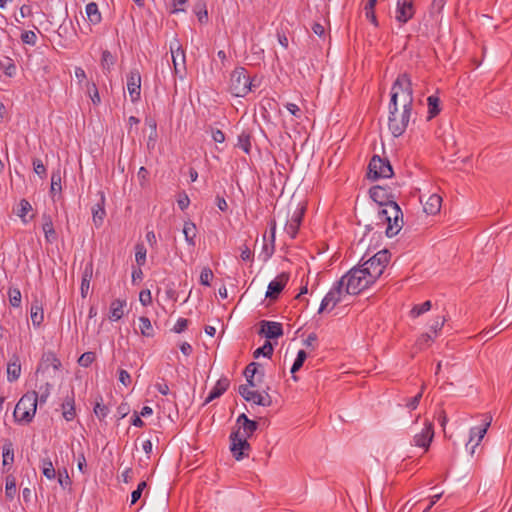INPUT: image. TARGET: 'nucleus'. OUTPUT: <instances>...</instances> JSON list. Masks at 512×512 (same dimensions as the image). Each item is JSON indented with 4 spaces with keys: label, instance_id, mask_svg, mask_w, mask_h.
<instances>
[{
    "label": "nucleus",
    "instance_id": "b1692460",
    "mask_svg": "<svg viewBox=\"0 0 512 512\" xmlns=\"http://www.w3.org/2000/svg\"><path fill=\"white\" fill-rule=\"evenodd\" d=\"M21 375V363L17 355H13L7 364V379L9 382L16 381Z\"/></svg>",
    "mask_w": 512,
    "mask_h": 512
},
{
    "label": "nucleus",
    "instance_id": "c85d7f7f",
    "mask_svg": "<svg viewBox=\"0 0 512 512\" xmlns=\"http://www.w3.org/2000/svg\"><path fill=\"white\" fill-rule=\"evenodd\" d=\"M183 234L189 246H195V238L197 235L196 225L192 221H185L183 225Z\"/></svg>",
    "mask_w": 512,
    "mask_h": 512
},
{
    "label": "nucleus",
    "instance_id": "f257e3e1",
    "mask_svg": "<svg viewBox=\"0 0 512 512\" xmlns=\"http://www.w3.org/2000/svg\"><path fill=\"white\" fill-rule=\"evenodd\" d=\"M339 282L345 286V292L348 295H357L363 290L369 288L376 281L373 280L360 266L353 267L345 275H343Z\"/></svg>",
    "mask_w": 512,
    "mask_h": 512
},
{
    "label": "nucleus",
    "instance_id": "2eb2a0df",
    "mask_svg": "<svg viewBox=\"0 0 512 512\" xmlns=\"http://www.w3.org/2000/svg\"><path fill=\"white\" fill-rule=\"evenodd\" d=\"M305 211L306 206L304 204H298L291 218L287 221L285 230L287 234L290 235L291 238L296 237L299 227L302 223Z\"/></svg>",
    "mask_w": 512,
    "mask_h": 512
},
{
    "label": "nucleus",
    "instance_id": "c756f323",
    "mask_svg": "<svg viewBox=\"0 0 512 512\" xmlns=\"http://www.w3.org/2000/svg\"><path fill=\"white\" fill-rule=\"evenodd\" d=\"M30 317L31 321L34 327H40L44 320V313L43 308L39 303L36 301L32 303L31 309H30Z\"/></svg>",
    "mask_w": 512,
    "mask_h": 512
},
{
    "label": "nucleus",
    "instance_id": "5fc2aeb1",
    "mask_svg": "<svg viewBox=\"0 0 512 512\" xmlns=\"http://www.w3.org/2000/svg\"><path fill=\"white\" fill-rule=\"evenodd\" d=\"M101 64L104 69L110 70L111 66L114 65V57L110 51L104 50L102 52Z\"/></svg>",
    "mask_w": 512,
    "mask_h": 512
},
{
    "label": "nucleus",
    "instance_id": "20e7f679",
    "mask_svg": "<svg viewBox=\"0 0 512 512\" xmlns=\"http://www.w3.org/2000/svg\"><path fill=\"white\" fill-rule=\"evenodd\" d=\"M38 394L35 391L24 394L14 409V418L18 422L30 423L36 413Z\"/></svg>",
    "mask_w": 512,
    "mask_h": 512
},
{
    "label": "nucleus",
    "instance_id": "e433bc0d",
    "mask_svg": "<svg viewBox=\"0 0 512 512\" xmlns=\"http://www.w3.org/2000/svg\"><path fill=\"white\" fill-rule=\"evenodd\" d=\"M41 468L43 475L47 479L52 480L56 477V471L50 458H43L41 460Z\"/></svg>",
    "mask_w": 512,
    "mask_h": 512
},
{
    "label": "nucleus",
    "instance_id": "37998d69",
    "mask_svg": "<svg viewBox=\"0 0 512 512\" xmlns=\"http://www.w3.org/2000/svg\"><path fill=\"white\" fill-rule=\"evenodd\" d=\"M87 93L94 105H98L101 102L98 88L94 82L87 81L85 83Z\"/></svg>",
    "mask_w": 512,
    "mask_h": 512
},
{
    "label": "nucleus",
    "instance_id": "603ef678",
    "mask_svg": "<svg viewBox=\"0 0 512 512\" xmlns=\"http://www.w3.org/2000/svg\"><path fill=\"white\" fill-rule=\"evenodd\" d=\"M96 359V355L94 352H85L83 353L79 359L78 364L82 367H89Z\"/></svg>",
    "mask_w": 512,
    "mask_h": 512
},
{
    "label": "nucleus",
    "instance_id": "e2e57ef3",
    "mask_svg": "<svg viewBox=\"0 0 512 512\" xmlns=\"http://www.w3.org/2000/svg\"><path fill=\"white\" fill-rule=\"evenodd\" d=\"M446 4V0H433L431 4V14H440Z\"/></svg>",
    "mask_w": 512,
    "mask_h": 512
},
{
    "label": "nucleus",
    "instance_id": "4468645a",
    "mask_svg": "<svg viewBox=\"0 0 512 512\" xmlns=\"http://www.w3.org/2000/svg\"><path fill=\"white\" fill-rule=\"evenodd\" d=\"M414 14L415 8L413 0H397L395 19L400 24L407 23L410 19L413 18Z\"/></svg>",
    "mask_w": 512,
    "mask_h": 512
},
{
    "label": "nucleus",
    "instance_id": "338daca9",
    "mask_svg": "<svg viewBox=\"0 0 512 512\" xmlns=\"http://www.w3.org/2000/svg\"><path fill=\"white\" fill-rule=\"evenodd\" d=\"M364 13L366 19L369 20L375 27L379 25L375 14V9L364 8Z\"/></svg>",
    "mask_w": 512,
    "mask_h": 512
},
{
    "label": "nucleus",
    "instance_id": "2f4dec72",
    "mask_svg": "<svg viewBox=\"0 0 512 512\" xmlns=\"http://www.w3.org/2000/svg\"><path fill=\"white\" fill-rule=\"evenodd\" d=\"M92 278V264L86 265L83 274H82V280H81V295L83 298H85L88 294L89 288H90V281Z\"/></svg>",
    "mask_w": 512,
    "mask_h": 512
},
{
    "label": "nucleus",
    "instance_id": "774afa93",
    "mask_svg": "<svg viewBox=\"0 0 512 512\" xmlns=\"http://www.w3.org/2000/svg\"><path fill=\"white\" fill-rule=\"evenodd\" d=\"M240 250V257L243 261H251L253 259V253L247 245L241 246Z\"/></svg>",
    "mask_w": 512,
    "mask_h": 512
},
{
    "label": "nucleus",
    "instance_id": "6e6552de",
    "mask_svg": "<svg viewBox=\"0 0 512 512\" xmlns=\"http://www.w3.org/2000/svg\"><path fill=\"white\" fill-rule=\"evenodd\" d=\"M346 292L343 287V283L336 281L328 293L324 296L321 301L318 313H322L324 311L333 310L337 304L341 303L346 297Z\"/></svg>",
    "mask_w": 512,
    "mask_h": 512
},
{
    "label": "nucleus",
    "instance_id": "3c124183",
    "mask_svg": "<svg viewBox=\"0 0 512 512\" xmlns=\"http://www.w3.org/2000/svg\"><path fill=\"white\" fill-rule=\"evenodd\" d=\"M146 248L143 244H137L135 246V260L139 266H143L146 262Z\"/></svg>",
    "mask_w": 512,
    "mask_h": 512
},
{
    "label": "nucleus",
    "instance_id": "c03bdc74",
    "mask_svg": "<svg viewBox=\"0 0 512 512\" xmlns=\"http://www.w3.org/2000/svg\"><path fill=\"white\" fill-rule=\"evenodd\" d=\"M139 328L141 331V334L145 337H151L153 336V328L151 325V321L149 318L142 316L139 318Z\"/></svg>",
    "mask_w": 512,
    "mask_h": 512
},
{
    "label": "nucleus",
    "instance_id": "a18cd8bd",
    "mask_svg": "<svg viewBox=\"0 0 512 512\" xmlns=\"http://www.w3.org/2000/svg\"><path fill=\"white\" fill-rule=\"evenodd\" d=\"M8 298L11 306L13 307H20L21 305V292L16 287H10L8 290Z\"/></svg>",
    "mask_w": 512,
    "mask_h": 512
},
{
    "label": "nucleus",
    "instance_id": "f8f14e48",
    "mask_svg": "<svg viewBox=\"0 0 512 512\" xmlns=\"http://www.w3.org/2000/svg\"><path fill=\"white\" fill-rule=\"evenodd\" d=\"M434 438V426L433 423L429 420L424 422V427L421 432L416 433L413 436V445L419 448H423L427 451L430 447V444Z\"/></svg>",
    "mask_w": 512,
    "mask_h": 512
},
{
    "label": "nucleus",
    "instance_id": "de8ad7c7",
    "mask_svg": "<svg viewBox=\"0 0 512 512\" xmlns=\"http://www.w3.org/2000/svg\"><path fill=\"white\" fill-rule=\"evenodd\" d=\"M272 354H273V346H272L271 342L266 341L263 344V346L259 347L258 349H256L254 351L253 356L255 358H258L260 355H262L264 357H271Z\"/></svg>",
    "mask_w": 512,
    "mask_h": 512
},
{
    "label": "nucleus",
    "instance_id": "69168bd1",
    "mask_svg": "<svg viewBox=\"0 0 512 512\" xmlns=\"http://www.w3.org/2000/svg\"><path fill=\"white\" fill-rule=\"evenodd\" d=\"M187 326H188V320L185 318H179L172 330L175 333H181L187 328Z\"/></svg>",
    "mask_w": 512,
    "mask_h": 512
},
{
    "label": "nucleus",
    "instance_id": "6ab92c4d",
    "mask_svg": "<svg viewBox=\"0 0 512 512\" xmlns=\"http://www.w3.org/2000/svg\"><path fill=\"white\" fill-rule=\"evenodd\" d=\"M172 62L176 74H180L185 71V52L176 41L175 44L170 45Z\"/></svg>",
    "mask_w": 512,
    "mask_h": 512
},
{
    "label": "nucleus",
    "instance_id": "6e6d98bb",
    "mask_svg": "<svg viewBox=\"0 0 512 512\" xmlns=\"http://www.w3.org/2000/svg\"><path fill=\"white\" fill-rule=\"evenodd\" d=\"M194 12L198 17L199 22L204 23L208 21V12L205 4H197Z\"/></svg>",
    "mask_w": 512,
    "mask_h": 512
},
{
    "label": "nucleus",
    "instance_id": "393cba45",
    "mask_svg": "<svg viewBox=\"0 0 512 512\" xmlns=\"http://www.w3.org/2000/svg\"><path fill=\"white\" fill-rule=\"evenodd\" d=\"M126 306V300L115 299L110 304L109 319L111 321H118L124 315V307Z\"/></svg>",
    "mask_w": 512,
    "mask_h": 512
},
{
    "label": "nucleus",
    "instance_id": "1a4fd4ad",
    "mask_svg": "<svg viewBox=\"0 0 512 512\" xmlns=\"http://www.w3.org/2000/svg\"><path fill=\"white\" fill-rule=\"evenodd\" d=\"M230 451L233 457L240 461L245 457L249 456V451L251 450V446L248 443V439L244 438L240 434V429H236L232 431L230 434Z\"/></svg>",
    "mask_w": 512,
    "mask_h": 512
},
{
    "label": "nucleus",
    "instance_id": "9d476101",
    "mask_svg": "<svg viewBox=\"0 0 512 512\" xmlns=\"http://www.w3.org/2000/svg\"><path fill=\"white\" fill-rule=\"evenodd\" d=\"M369 175L373 179L390 178L393 175V169L388 160L374 155L369 163Z\"/></svg>",
    "mask_w": 512,
    "mask_h": 512
},
{
    "label": "nucleus",
    "instance_id": "f3484780",
    "mask_svg": "<svg viewBox=\"0 0 512 512\" xmlns=\"http://www.w3.org/2000/svg\"><path fill=\"white\" fill-rule=\"evenodd\" d=\"M289 281V274L286 272L280 273L274 280H272L267 287L266 297L274 300L277 299L284 287Z\"/></svg>",
    "mask_w": 512,
    "mask_h": 512
},
{
    "label": "nucleus",
    "instance_id": "a211bd4d",
    "mask_svg": "<svg viewBox=\"0 0 512 512\" xmlns=\"http://www.w3.org/2000/svg\"><path fill=\"white\" fill-rule=\"evenodd\" d=\"M260 326L259 334H263L267 339H276L283 335L282 324L279 322L262 320Z\"/></svg>",
    "mask_w": 512,
    "mask_h": 512
},
{
    "label": "nucleus",
    "instance_id": "4be33fe9",
    "mask_svg": "<svg viewBox=\"0 0 512 512\" xmlns=\"http://www.w3.org/2000/svg\"><path fill=\"white\" fill-rule=\"evenodd\" d=\"M50 367H52L55 371L59 370L61 367L60 360L57 358L56 354L52 351L43 353L37 371H40V370L46 371Z\"/></svg>",
    "mask_w": 512,
    "mask_h": 512
},
{
    "label": "nucleus",
    "instance_id": "ea45409f",
    "mask_svg": "<svg viewBox=\"0 0 512 512\" xmlns=\"http://www.w3.org/2000/svg\"><path fill=\"white\" fill-rule=\"evenodd\" d=\"M307 358V353L304 350H299L297 353V357L291 367V374L292 378L297 381V376H295V373L300 370V368L303 366L305 360Z\"/></svg>",
    "mask_w": 512,
    "mask_h": 512
},
{
    "label": "nucleus",
    "instance_id": "f704fd0d",
    "mask_svg": "<svg viewBox=\"0 0 512 512\" xmlns=\"http://www.w3.org/2000/svg\"><path fill=\"white\" fill-rule=\"evenodd\" d=\"M0 68L3 70L4 74L8 77H13L16 75V65L14 61L9 57H4L0 60Z\"/></svg>",
    "mask_w": 512,
    "mask_h": 512
},
{
    "label": "nucleus",
    "instance_id": "0eeeda50",
    "mask_svg": "<svg viewBox=\"0 0 512 512\" xmlns=\"http://www.w3.org/2000/svg\"><path fill=\"white\" fill-rule=\"evenodd\" d=\"M230 91L236 97H244L251 91V80L243 67L236 68L230 76Z\"/></svg>",
    "mask_w": 512,
    "mask_h": 512
},
{
    "label": "nucleus",
    "instance_id": "4d7b16f0",
    "mask_svg": "<svg viewBox=\"0 0 512 512\" xmlns=\"http://www.w3.org/2000/svg\"><path fill=\"white\" fill-rule=\"evenodd\" d=\"M213 279V272L210 268H203L200 273V283L204 286H210Z\"/></svg>",
    "mask_w": 512,
    "mask_h": 512
},
{
    "label": "nucleus",
    "instance_id": "a19ab883",
    "mask_svg": "<svg viewBox=\"0 0 512 512\" xmlns=\"http://www.w3.org/2000/svg\"><path fill=\"white\" fill-rule=\"evenodd\" d=\"M424 385H422L421 387V390L413 397L411 398H406L404 399V406L410 410V411H413L415 410L418 406H419V403H420V400L423 396V391H424Z\"/></svg>",
    "mask_w": 512,
    "mask_h": 512
},
{
    "label": "nucleus",
    "instance_id": "864d4df0",
    "mask_svg": "<svg viewBox=\"0 0 512 512\" xmlns=\"http://www.w3.org/2000/svg\"><path fill=\"white\" fill-rule=\"evenodd\" d=\"M21 41L24 43V44H28L30 46H35L36 43H37V35L34 31L32 30H27V31H24L22 34H21Z\"/></svg>",
    "mask_w": 512,
    "mask_h": 512
},
{
    "label": "nucleus",
    "instance_id": "9b49d317",
    "mask_svg": "<svg viewBox=\"0 0 512 512\" xmlns=\"http://www.w3.org/2000/svg\"><path fill=\"white\" fill-rule=\"evenodd\" d=\"M492 418L488 415L485 416L483 423L479 426L472 427L470 429L469 441L466 444V449L471 455L475 453V449L481 443L487 430L491 424Z\"/></svg>",
    "mask_w": 512,
    "mask_h": 512
},
{
    "label": "nucleus",
    "instance_id": "39448f33",
    "mask_svg": "<svg viewBox=\"0 0 512 512\" xmlns=\"http://www.w3.org/2000/svg\"><path fill=\"white\" fill-rule=\"evenodd\" d=\"M402 94V102L405 104L409 97L413 101V90L410 77L407 74H401L395 80L391 89V99L388 105L389 113L398 111V96Z\"/></svg>",
    "mask_w": 512,
    "mask_h": 512
},
{
    "label": "nucleus",
    "instance_id": "5701e85b",
    "mask_svg": "<svg viewBox=\"0 0 512 512\" xmlns=\"http://www.w3.org/2000/svg\"><path fill=\"white\" fill-rule=\"evenodd\" d=\"M104 204L105 197L104 194L101 193L99 202L92 207V218L96 227H100L103 224V220L106 216Z\"/></svg>",
    "mask_w": 512,
    "mask_h": 512
},
{
    "label": "nucleus",
    "instance_id": "473e14b6",
    "mask_svg": "<svg viewBox=\"0 0 512 512\" xmlns=\"http://www.w3.org/2000/svg\"><path fill=\"white\" fill-rule=\"evenodd\" d=\"M427 104H428V119H432L435 116H437L441 109H440V99L435 96L431 95L427 98Z\"/></svg>",
    "mask_w": 512,
    "mask_h": 512
},
{
    "label": "nucleus",
    "instance_id": "cd10ccee",
    "mask_svg": "<svg viewBox=\"0 0 512 512\" xmlns=\"http://www.w3.org/2000/svg\"><path fill=\"white\" fill-rule=\"evenodd\" d=\"M63 417L66 421H72L75 418V405H74V393L71 396H67L62 404Z\"/></svg>",
    "mask_w": 512,
    "mask_h": 512
},
{
    "label": "nucleus",
    "instance_id": "13d9d810",
    "mask_svg": "<svg viewBox=\"0 0 512 512\" xmlns=\"http://www.w3.org/2000/svg\"><path fill=\"white\" fill-rule=\"evenodd\" d=\"M146 487L147 483L145 481H141L138 484L137 489L131 494V505L135 504L141 498L142 492Z\"/></svg>",
    "mask_w": 512,
    "mask_h": 512
},
{
    "label": "nucleus",
    "instance_id": "052dcab7",
    "mask_svg": "<svg viewBox=\"0 0 512 512\" xmlns=\"http://www.w3.org/2000/svg\"><path fill=\"white\" fill-rule=\"evenodd\" d=\"M433 337L428 334V333H425V334H422L418 339H417V342H416V345L418 346L419 349H423L424 347H427L430 345V343L433 341Z\"/></svg>",
    "mask_w": 512,
    "mask_h": 512
},
{
    "label": "nucleus",
    "instance_id": "c9c22d12",
    "mask_svg": "<svg viewBox=\"0 0 512 512\" xmlns=\"http://www.w3.org/2000/svg\"><path fill=\"white\" fill-rule=\"evenodd\" d=\"M240 429V434L244 438H250L254 432L258 429V423L254 420L247 421V423H243V425L237 427Z\"/></svg>",
    "mask_w": 512,
    "mask_h": 512
},
{
    "label": "nucleus",
    "instance_id": "4c0bfd02",
    "mask_svg": "<svg viewBox=\"0 0 512 512\" xmlns=\"http://www.w3.org/2000/svg\"><path fill=\"white\" fill-rule=\"evenodd\" d=\"M61 172L60 170H55L51 174V188L50 193L52 195V198L54 199V196L56 193L61 192Z\"/></svg>",
    "mask_w": 512,
    "mask_h": 512
},
{
    "label": "nucleus",
    "instance_id": "412c9836",
    "mask_svg": "<svg viewBox=\"0 0 512 512\" xmlns=\"http://www.w3.org/2000/svg\"><path fill=\"white\" fill-rule=\"evenodd\" d=\"M229 385L230 380L227 377H221L209 392V395L205 399L204 404H208L222 396L228 390Z\"/></svg>",
    "mask_w": 512,
    "mask_h": 512
},
{
    "label": "nucleus",
    "instance_id": "bf43d9fd",
    "mask_svg": "<svg viewBox=\"0 0 512 512\" xmlns=\"http://www.w3.org/2000/svg\"><path fill=\"white\" fill-rule=\"evenodd\" d=\"M33 170L34 172L39 175L41 178H44L46 176V167L43 164V162L40 159H33Z\"/></svg>",
    "mask_w": 512,
    "mask_h": 512
},
{
    "label": "nucleus",
    "instance_id": "09e8293b",
    "mask_svg": "<svg viewBox=\"0 0 512 512\" xmlns=\"http://www.w3.org/2000/svg\"><path fill=\"white\" fill-rule=\"evenodd\" d=\"M431 307H432V303L429 300L423 302L420 305H415L410 312L411 316L418 317V316L422 315L423 313L429 311L431 309Z\"/></svg>",
    "mask_w": 512,
    "mask_h": 512
},
{
    "label": "nucleus",
    "instance_id": "7ed1b4c3",
    "mask_svg": "<svg viewBox=\"0 0 512 512\" xmlns=\"http://www.w3.org/2000/svg\"><path fill=\"white\" fill-rule=\"evenodd\" d=\"M412 114V100L408 97L401 112H390L388 128L394 137L403 135L408 127Z\"/></svg>",
    "mask_w": 512,
    "mask_h": 512
},
{
    "label": "nucleus",
    "instance_id": "58836bf2",
    "mask_svg": "<svg viewBox=\"0 0 512 512\" xmlns=\"http://www.w3.org/2000/svg\"><path fill=\"white\" fill-rule=\"evenodd\" d=\"M3 466H10L14 461V450L11 442H6L2 448Z\"/></svg>",
    "mask_w": 512,
    "mask_h": 512
},
{
    "label": "nucleus",
    "instance_id": "423d86ee",
    "mask_svg": "<svg viewBox=\"0 0 512 512\" xmlns=\"http://www.w3.org/2000/svg\"><path fill=\"white\" fill-rule=\"evenodd\" d=\"M391 254L387 249H383L375 253L369 259L362 262L359 266L373 280H377L384 272L390 261Z\"/></svg>",
    "mask_w": 512,
    "mask_h": 512
},
{
    "label": "nucleus",
    "instance_id": "680f3d73",
    "mask_svg": "<svg viewBox=\"0 0 512 512\" xmlns=\"http://www.w3.org/2000/svg\"><path fill=\"white\" fill-rule=\"evenodd\" d=\"M139 301L143 306H148L152 303L151 291L144 289L139 293Z\"/></svg>",
    "mask_w": 512,
    "mask_h": 512
},
{
    "label": "nucleus",
    "instance_id": "0e129e2a",
    "mask_svg": "<svg viewBox=\"0 0 512 512\" xmlns=\"http://www.w3.org/2000/svg\"><path fill=\"white\" fill-rule=\"evenodd\" d=\"M259 364L256 362H252L247 365V367L244 370V375L246 378H254L255 374L257 373Z\"/></svg>",
    "mask_w": 512,
    "mask_h": 512
},
{
    "label": "nucleus",
    "instance_id": "7c9ffc66",
    "mask_svg": "<svg viewBox=\"0 0 512 512\" xmlns=\"http://www.w3.org/2000/svg\"><path fill=\"white\" fill-rule=\"evenodd\" d=\"M85 10L87 17L92 24L96 25L101 22V13L99 11L98 5L95 2L88 3Z\"/></svg>",
    "mask_w": 512,
    "mask_h": 512
},
{
    "label": "nucleus",
    "instance_id": "aec40b11",
    "mask_svg": "<svg viewBox=\"0 0 512 512\" xmlns=\"http://www.w3.org/2000/svg\"><path fill=\"white\" fill-rule=\"evenodd\" d=\"M41 219L45 241L52 244L57 240V233L53 226L52 216L48 213H43Z\"/></svg>",
    "mask_w": 512,
    "mask_h": 512
},
{
    "label": "nucleus",
    "instance_id": "49530a36",
    "mask_svg": "<svg viewBox=\"0 0 512 512\" xmlns=\"http://www.w3.org/2000/svg\"><path fill=\"white\" fill-rule=\"evenodd\" d=\"M102 401V397L99 396V400L96 401V404L94 406V413L99 420H103L109 414L108 407L103 405Z\"/></svg>",
    "mask_w": 512,
    "mask_h": 512
},
{
    "label": "nucleus",
    "instance_id": "a878e982",
    "mask_svg": "<svg viewBox=\"0 0 512 512\" xmlns=\"http://www.w3.org/2000/svg\"><path fill=\"white\" fill-rule=\"evenodd\" d=\"M442 198L437 194L430 195L424 203L423 209L429 215H434L440 211Z\"/></svg>",
    "mask_w": 512,
    "mask_h": 512
},
{
    "label": "nucleus",
    "instance_id": "f03ea898",
    "mask_svg": "<svg viewBox=\"0 0 512 512\" xmlns=\"http://www.w3.org/2000/svg\"><path fill=\"white\" fill-rule=\"evenodd\" d=\"M378 216L382 221L387 222L385 233L388 237H393L399 233L403 225V214L396 202L390 201L386 207L379 211Z\"/></svg>",
    "mask_w": 512,
    "mask_h": 512
},
{
    "label": "nucleus",
    "instance_id": "8fccbe9b",
    "mask_svg": "<svg viewBox=\"0 0 512 512\" xmlns=\"http://www.w3.org/2000/svg\"><path fill=\"white\" fill-rule=\"evenodd\" d=\"M263 238H264V241H266V235H264ZM274 251H275V242L270 241L269 244L267 242H265L260 256L263 258V261H267L274 254Z\"/></svg>",
    "mask_w": 512,
    "mask_h": 512
},
{
    "label": "nucleus",
    "instance_id": "dca6fc26",
    "mask_svg": "<svg viewBox=\"0 0 512 512\" xmlns=\"http://www.w3.org/2000/svg\"><path fill=\"white\" fill-rule=\"evenodd\" d=\"M127 90L132 102L140 99L141 75L137 69H133L127 75Z\"/></svg>",
    "mask_w": 512,
    "mask_h": 512
},
{
    "label": "nucleus",
    "instance_id": "bb28decb",
    "mask_svg": "<svg viewBox=\"0 0 512 512\" xmlns=\"http://www.w3.org/2000/svg\"><path fill=\"white\" fill-rule=\"evenodd\" d=\"M369 195L373 201L381 206H385L390 202L387 201L386 190L380 186H374L369 190Z\"/></svg>",
    "mask_w": 512,
    "mask_h": 512
},
{
    "label": "nucleus",
    "instance_id": "79ce46f5",
    "mask_svg": "<svg viewBox=\"0 0 512 512\" xmlns=\"http://www.w3.org/2000/svg\"><path fill=\"white\" fill-rule=\"evenodd\" d=\"M32 210V206L26 199H22L19 202V207L17 210V215L21 218V221L24 224L28 223V219L26 218V215Z\"/></svg>",
    "mask_w": 512,
    "mask_h": 512
},
{
    "label": "nucleus",
    "instance_id": "ddd939ff",
    "mask_svg": "<svg viewBox=\"0 0 512 512\" xmlns=\"http://www.w3.org/2000/svg\"><path fill=\"white\" fill-rule=\"evenodd\" d=\"M239 394L248 402H253L256 405L268 407L271 405V397L269 394H261L257 391L251 390L248 385H240L238 388Z\"/></svg>",
    "mask_w": 512,
    "mask_h": 512
},
{
    "label": "nucleus",
    "instance_id": "72a5a7b5",
    "mask_svg": "<svg viewBox=\"0 0 512 512\" xmlns=\"http://www.w3.org/2000/svg\"><path fill=\"white\" fill-rule=\"evenodd\" d=\"M17 492L16 479L13 475H8L5 479V496L8 500H13Z\"/></svg>",
    "mask_w": 512,
    "mask_h": 512
}]
</instances>
